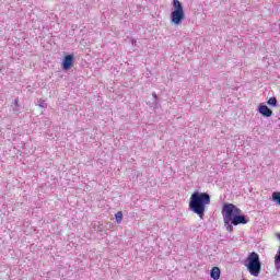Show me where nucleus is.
Masks as SVG:
<instances>
[{
	"label": "nucleus",
	"instance_id": "nucleus-1",
	"mask_svg": "<svg viewBox=\"0 0 280 280\" xmlns=\"http://www.w3.org/2000/svg\"><path fill=\"white\" fill-rule=\"evenodd\" d=\"M222 215L224 224H233L237 226L240 224H248L249 220L246 215L242 214V209L233 203H224L222 207Z\"/></svg>",
	"mask_w": 280,
	"mask_h": 280
},
{
	"label": "nucleus",
	"instance_id": "nucleus-2",
	"mask_svg": "<svg viewBox=\"0 0 280 280\" xmlns=\"http://www.w3.org/2000/svg\"><path fill=\"white\" fill-rule=\"evenodd\" d=\"M207 205H211V196L209 194L199 191L191 194L188 207L192 213H196L201 219L205 218Z\"/></svg>",
	"mask_w": 280,
	"mask_h": 280
},
{
	"label": "nucleus",
	"instance_id": "nucleus-3",
	"mask_svg": "<svg viewBox=\"0 0 280 280\" xmlns=\"http://www.w3.org/2000/svg\"><path fill=\"white\" fill-rule=\"evenodd\" d=\"M245 266L252 277H259V272H261V260H259V254L256 252L249 253L245 260Z\"/></svg>",
	"mask_w": 280,
	"mask_h": 280
},
{
	"label": "nucleus",
	"instance_id": "nucleus-4",
	"mask_svg": "<svg viewBox=\"0 0 280 280\" xmlns=\"http://www.w3.org/2000/svg\"><path fill=\"white\" fill-rule=\"evenodd\" d=\"M185 19V9L183 3L178 0H173V11L171 12V23L173 25H180Z\"/></svg>",
	"mask_w": 280,
	"mask_h": 280
},
{
	"label": "nucleus",
	"instance_id": "nucleus-5",
	"mask_svg": "<svg viewBox=\"0 0 280 280\" xmlns=\"http://www.w3.org/2000/svg\"><path fill=\"white\" fill-rule=\"evenodd\" d=\"M73 67V55H68L63 58L62 69L69 71Z\"/></svg>",
	"mask_w": 280,
	"mask_h": 280
},
{
	"label": "nucleus",
	"instance_id": "nucleus-6",
	"mask_svg": "<svg viewBox=\"0 0 280 280\" xmlns=\"http://www.w3.org/2000/svg\"><path fill=\"white\" fill-rule=\"evenodd\" d=\"M258 113L262 115V117H272V112L266 105L260 104L258 106Z\"/></svg>",
	"mask_w": 280,
	"mask_h": 280
},
{
	"label": "nucleus",
	"instance_id": "nucleus-7",
	"mask_svg": "<svg viewBox=\"0 0 280 280\" xmlns=\"http://www.w3.org/2000/svg\"><path fill=\"white\" fill-rule=\"evenodd\" d=\"M220 275H221L220 267H213L210 271V277L213 280L220 279Z\"/></svg>",
	"mask_w": 280,
	"mask_h": 280
},
{
	"label": "nucleus",
	"instance_id": "nucleus-8",
	"mask_svg": "<svg viewBox=\"0 0 280 280\" xmlns=\"http://www.w3.org/2000/svg\"><path fill=\"white\" fill-rule=\"evenodd\" d=\"M115 219H116V222L119 224V223L121 222V220H124V212L118 211V212L115 214Z\"/></svg>",
	"mask_w": 280,
	"mask_h": 280
},
{
	"label": "nucleus",
	"instance_id": "nucleus-9",
	"mask_svg": "<svg viewBox=\"0 0 280 280\" xmlns=\"http://www.w3.org/2000/svg\"><path fill=\"white\" fill-rule=\"evenodd\" d=\"M267 104L269 106H277V97H270L268 101H267Z\"/></svg>",
	"mask_w": 280,
	"mask_h": 280
},
{
	"label": "nucleus",
	"instance_id": "nucleus-10",
	"mask_svg": "<svg viewBox=\"0 0 280 280\" xmlns=\"http://www.w3.org/2000/svg\"><path fill=\"white\" fill-rule=\"evenodd\" d=\"M275 265H276V268H280V250L275 257Z\"/></svg>",
	"mask_w": 280,
	"mask_h": 280
},
{
	"label": "nucleus",
	"instance_id": "nucleus-11",
	"mask_svg": "<svg viewBox=\"0 0 280 280\" xmlns=\"http://www.w3.org/2000/svg\"><path fill=\"white\" fill-rule=\"evenodd\" d=\"M272 200H275V202H278V205H280V192H273Z\"/></svg>",
	"mask_w": 280,
	"mask_h": 280
},
{
	"label": "nucleus",
	"instance_id": "nucleus-12",
	"mask_svg": "<svg viewBox=\"0 0 280 280\" xmlns=\"http://www.w3.org/2000/svg\"><path fill=\"white\" fill-rule=\"evenodd\" d=\"M224 225L226 226V231H229V233H233V224L232 223H224Z\"/></svg>",
	"mask_w": 280,
	"mask_h": 280
},
{
	"label": "nucleus",
	"instance_id": "nucleus-13",
	"mask_svg": "<svg viewBox=\"0 0 280 280\" xmlns=\"http://www.w3.org/2000/svg\"><path fill=\"white\" fill-rule=\"evenodd\" d=\"M278 237H279V240H280V234H278Z\"/></svg>",
	"mask_w": 280,
	"mask_h": 280
}]
</instances>
